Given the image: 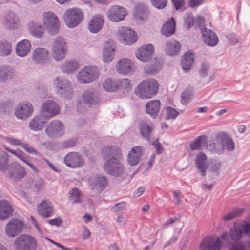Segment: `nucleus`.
Masks as SVG:
<instances>
[{"mask_svg": "<svg viewBox=\"0 0 250 250\" xmlns=\"http://www.w3.org/2000/svg\"><path fill=\"white\" fill-rule=\"evenodd\" d=\"M243 22L247 24H250V9L246 12L244 15H243L242 12H241V15L239 17V21L238 22Z\"/></svg>", "mask_w": 250, "mask_h": 250, "instance_id": "603ef678", "label": "nucleus"}, {"mask_svg": "<svg viewBox=\"0 0 250 250\" xmlns=\"http://www.w3.org/2000/svg\"><path fill=\"white\" fill-rule=\"evenodd\" d=\"M103 61L105 62H109L114 58V48L112 41L110 40L105 43L103 52Z\"/></svg>", "mask_w": 250, "mask_h": 250, "instance_id": "4c0bfd02", "label": "nucleus"}, {"mask_svg": "<svg viewBox=\"0 0 250 250\" xmlns=\"http://www.w3.org/2000/svg\"><path fill=\"white\" fill-rule=\"evenodd\" d=\"M166 120H173L178 115L179 113L172 107H167L166 108Z\"/></svg>", "mask_w": 250, "mask_h": 250, "instance_id": "3c124183", "label": "nucleus"}, {"mask_svg": "<svg viewBox=\"0 0 250 250\" xmlns=\"http://www.w3.org/2000/svg\"><path fill=\"white\" fill-rule=\"evenodd\" d=\"M30 34L37 39L43 37L45 28L42 22L37 20H32L29 22L27 25Z\"/></svg>", "mask_w": 250, "mask_h": 250, "instance_id": "412c9836", "label": "nucleus"}, {"mask_svg": "<svg viewBox=\"0 0 250 250\" xmlns=\"http://www.w3.org/2000/svg\"><path fill=\"white\" fill-rule=\"evenodd\" d=\"M69 200L72 204L79 203L81 202L80 198V192L78 188H75L71 189L69 192Z\"/></svg>", "mask_w": 250, "mask_h": 250, "instance_id": "49530a36", "label": "nucleus"}, {"mask_svg": "<svg viewBox=\"0 0 250 250\" xmlns=\"http://www.w3.org/2000/svg\"><path fill=\"white\" fill-rule=\"evenodd\" d=\"M49 51L45 48L38 47L33 52L32 60L37 64L45 65L50 61Z\"/></svg>", "mask_w": 250, "mask_h": 250, "instance_id": "aec40b11", "label": "nucleus"}, {"mask_svg": "<svg viewBox=\"0 0 250 250\" xmlns=\"http://www.w3.org/2000/svg\"><path fill=\"white\" fill-rule=\"evenodd\" d=\"M117 85V90L124 89L129 90L131 88L130 81L128 79H123L116 81Z\"/></svg>", "mask_w": 250, "mask_h": 250, "instance_id": "8fccbe9b", "label": "nucleus"}, {"mask_svg": "<svg viewBox=\"0 0 250 250\" xmlns=\"http://www.w3.org/2000/svg\"><path fill=\"white\" fill-rule=\"evenodd\" d=\"M79 62L73 60L64 62L62 65V70L64 73L73 74L76 72L79 68Z\"/></svg>", "mask_w": 250, "mask_h": 250, "instance_id": "e433bc0d", "label": "nucleus"}, {"mask_svg": "<svg viewBox=\"0 0 250 250\" xmlns=\"http://www.w3.org/2000/svg\"><path fill=\"white\" fill-rule=\"evenodd\" d=\"M66 166L71 168L80 167L84 165V161L83 156L75 152L68 153L64 158Z\"/></svg>", "mask_w": 250, "mask_h": 250, "instance_id": "a211bd4d", "label": "nucleus"}, {"mask_svg": "<svg viewBox=\"0 0 250 250\" xmlns=\"http://www.w3.org/2000/svg\"><path fill=\"white\" fill-rule=\"evenodd\" d=\"M180 49V43L177 41L173 40L167 42L165 51L168 55L173 56L178 54Z\"/></svg>", "mask_w": 250, "mask_h": 250, "instance_id": "ea45409f", "label": "nucleus"}, {"mask_svg": "<svg viewBox=\"0 0 250 250\" xmlns=\"http://www.w3.org/2000/svg\"><path fill=\"white\" fill-rule=\"evenodd\" d=\"M195 18L191 14H188L186 16L185 22L188 25V28H191L194 25L195 23Z\"/></svg>", "mask_w": 250, "mask_h": 250, "instance_id": "13d9d810", "label": "nucleus"}, {"mask_svg": "<svg viewBox=\"0 0 250 250\" xmlns=\"http://www.w3.org/2000/svg\"><path fill=\"white\" fill-rule=\"evenodd\" d=\"M34 188L37 192L42 190L44 186V182L42 179H39L33 182Z\"/></svg>", "mask_w": 250, "mask_h": 250, "instance_id": "4d7b16f0", "label": "nucleus"}, {"mask_svg": "<svg viewBox=\"0 0 250 250\" xmlns=\"http://www.w3.org/2000/svg\"><path fill=\"white\" fill-rule=\"evenodd\" d=\"M38 210L40 215L43 217H48L52 212V208L46 201H42L38 206Z\"/></svg>", "mask_w": 250, "mask_h": 250, "instance_id": "a19ab883", "label": "nucleus"}, {"mask_svg": "<svg viewBox=\"0 0 250 250\" xmlns=\"http://www.w3.org/2000/svg\"><path fill=\"white\" fill-rule=\"evenodd\" d=\"M26 174L25 168L17 163H11L9 169V177L15 180H20Z\"/></svg>", "mask_w": 250, "mask_h": 250, "instance_id": "b1692460", "label": "nucleus"}, {"mask_svg": "<svg viewBox=\"0 0 250 250\" xmlns=\"http://www.w3.org/2000/svg\"><path fill=\"white\" fill-rule=\"evenodd\" d=\"M153 53V46L148 44L140 47L136 53V56L142 61L147 62L152 57Z\"/></svg>", "mask_w": 250, "mask_h": 250, "instance_id": "a878e982", "label": "nucleus"}, {"mask_svg": "<svg viewBox=\"0 0 250 250\" xmlns=\"http://www.w3.org/2000/svg\"><path fill=\"white\" fill-rule=\"evenodd\" d=\"M209 66L206 63H202L201 64V68L199 70V73L201 77H206L208 72Z\"/></svg>", "mask_w": 250, "mask_h": 250, "instance_id": "5fc2aeb1", "label": "nucleus"}, {"mask_svg": "<svg viewBox=\"0 0 250 250\" xmlns=\"http://www.w3.org/2000/svg\"><path fill=\"white\" fill-rule=\"evenodd\" d=\"M156 80L148 79L141 82L135 89L136 95L142 99L150 98L155 96L159 89Z\"/></svg>", "mask_w": 250, "mask_h": 250, "instance_id": "39448f33", "label": "nucleus"}, {"mask_svg": "<svg viewBox=\"0 0 250 250\" xmlns=\"http://www.w3.org/2000/svg\"><path fill=\"white\" fill-rule=\"evenodd\" d=\"M195 166L198 172L202 176H205L208 170V176L211 179H215L219 176V170L221 167V163L218 162L208 163L207 157L202 152L199 153L195 160Z\"/></svg>", "mask_w": 250, "mask_h": 250, "instance_id": "f03ea898", "label": "nucleus"}, {"mask_svg": "<svg viewBox=\"0 0 250 250\" xmlns=\"http://www.w3.org/2000/svg\"><path fill=\"white\" fill-rule=\"evenodd\" d=\"M54 83L56 86L57 93L62 96L65 97L72 94V85L68 79L57 77L54 80Z\"/></svg>", "mask_w": 250, "mask_h": 250, "instance_id": "ddd939ff", "label": "nucleus"}, {"mask_svg": "<svg viewBox=\"0 0 250 250\" xmlns=\"http://www.w3.org/2000/svg\"><path fill=\"white\" fill-rule=\"evenodd\" d=\"M203 1L204 0H189L188 4L190 7L194 8L200 5Z\"/></svg>", "mask_w": 250, "mask_h": 250, "instance_id": "338daca9", "label": "nucleus"}, {"mask_svg": "<svg viewBox=\"0 0 250 250\" xmlns=\"http://www.w3.org/2000/svg\"><path fill=\"white\" fill-rule=\"evenodd\" d=\"M201 32L204 42L207 45L209 46H214L218 43V37L211 30L205 28Z\"/></svg>", "mask_w": 250, "mask_h": 250, "instance_id": "7c9ffc66", "label": "nucleus"}, {"mask_svg": "<svg viewBox=\"0 0 250 250\" xmlns=\"http://www.w3.org/2000/svg\"><path fill=\"white\" fill-rule=\"evenodd\" d=\"M3 21V24L7 28L14 29L19 26V18L15 13L9 12L4 16Z\"/></svg>", "mask_w": 250, "mask_h": 250, "instance_id": "bb28decb", "label": "nucleus"}, {"mask_svg": "<svg viewBox=\"0 0 250 250\" xmlns=\"http://www.w3.org/2000/svg\"><path fill=\"white\" fill-rule=\"evenodd\" d=\"M77 143V141L75 139H69L63 141L62 143V146L64 148H67L74 146Z\"/></svg>", "mask_w": 250, "mask_h": 250, "instance_id": "bf43d9fd", "label": "nucleus"}, {"mask_svg": "<svg viewBox=\"0 0 250 250\" xmlns=\"http://www.w3.org/2000/svg\"><path fill=\"white\" fill-rule=\"evenodd\" d=\"M161 68V62L159 61L155 62L154 65H151L149 69L146 71L148 73H154L155 72L159 70Z\"/></svg>", "mask_w": 250, "mask_h": 250, "instance_id": "6e6d98bb", "label": "nucleus"}, {"mask_svg": "<svg viewBox=\"0 0 250 250\" xmlns=\"http://www.w3.org/2000/svg\"><path fill=\"white\" fill-rule=\"evenodd\" d=\"M33 112V107L30 103H19L15 108V115L20 119L26 120Z\"/></svg>", "mask_w": 250, "mask_h": 250, "instance_id": "f3484780", "label": "nucleus"}, {"mask_svg": "<svg viewBox=\"0 0 250 250\" xmlns=\"http://www.w3.org/2000/svg\"><path fill=\"white\" fill-rule=\"evenodd\" d=\"M104 22V20L101 15L93 17L88 24L89 30L92 33H98L102 29Z\"/></svg>", "mask_w": 250, "mask_h": 250, "instance_id": "72a5a7b5", "label": "nucleus"}, {"mask_svg": "<svg viewBox=\"0 0 250 250\" xmlns=\"http://www.w3.org/2000/svg\"><path fill=\"white\" fill-rule=\"evenodd\" d=\"M68 50L67 44L65 38L57 36L53 41L52 46V55L56 61L63 60Z\"/></svg>", "mask_w": 250, "mask_h": 250, "instance_id": "0eeeda50", "label": "nucleus"}, {"mask_svg": "<svg viewBox=\"0 0 250 250\" xmlns=\"http://www.w3.org/2000/svg\"><path fill=\"white\" fill-rule=\"evenodd\" d=\"M138 126L140 135L146 140L149 141L154 128L153 124L145 120H141L138 123Z\"/></svg>", "mask_w": 250, "mask_h": 250, "instance_id": "4be33fe9", "label": "nucleus"}, {"mask_svg": "<svg viewBox=\"0 0 250 250\" xmlns=\"http://www.w3.org/2000/svg\"><path fill=\"white\" fill-rule=\"evenodd\" d=\"M23 222L18 219H12L6 224L5 231L9 237H15L22 232Z\"/></svg>", "mask_w": 250, "mask_h": 250, "instance_id": "2eb2a0df", "label": "nucleus"}, {"mask_svg": "<svg viewBox=\"0 0 250 250\" xmlns=\"http://www.w3.org/2000/svg\"><path fill=\"white\" fill-rule=\"evenodd\" d=\"M104 89L108 92H114L117 90V85L116 82H112L111 79H108L104 81L103 84Z\"/></svg>", "mask_w": 250, "mask_h": 250, "instance_id": "de8ad7c7", "label": "nucleus"}, {"mask_svg": "<svg viewBox=\"0 0 250 250\" xmlns=\"http://www.w3.org/2000/svg\"><path fill=\"white\" fill-rule=\"evenodd\" d=\"M153 6L158 9L164 8L167 4V0H151Z\"/></svg>", "mask_w": 250, "mask_h": 250, "instance_id": "864d4df0", "label": "nucleus"}, {"mask_svg": "<svg viewBox=\"0 0 250 250\" xmlns=\"http://www.w3.org/2000/svg\"><path fill=\"white\" fill-rule=\"evenodd\" d=\"M133 13L138 21H145L147 20L149 11L147 6L144 3H139L134 8Z\"/></svg>", "mask_w": 250, "mask_h": 250, "instance_id": "c85d7f7f", "label": "nucleus"}, {"mask_svg": "<svg viewBox=\"0 0 250 250\" xmlns=\"http://www.w3.org/2000/svg\"><path fill=\"white\" fill-rule=\"evenodd\" d=\"M31 49L30 42L24 39L18 42L15 48L16 54L20 57H24L29 53Z\"/></svg>", "mask_w": 250, "mask_h": 250, "instance_id": "2f4dec72", "label": "nucleus"}, {"mask_svg": "<svg viewBox=\"0 0 250 250\" xmlns=\"http://www.w3.org/2000/svg\"><path fill=\"white\" fill-rule=\"evenodd\" d=\"M224 240L230 243V240L234 239V230L230 229L229 233H224L220 237H208L205 238L200 244L201 250H220L222 246L221 240Z\"/></svg>", "mask_w": 250, "mask_h": 250, "instance_id": "7ed1b4c3", "label": "nucleus"}, {"mask_svg": "<svg viewBox=\"0 0 250 250\" xmlns=\"http://www.w3.org/2000/svg\"><path fill=\"white\" fill-rule=\"evenodd\" d=\"M60 111V106L55 101L48 100L44 102L41 108V112L43 117L47 120L58 114Z\"/></svg>", "mask_w": 250, "mask_h": 250, "instance_id": "f8f14e48", "label": "nucleus"}, {"mask_svg": "<svg viewBox=\"0 0 250 250\" xmlns=\"http://www.w3.org/2000/svg\"><path fill=\"white\" fill-rule=\"evenodd\" d=\"M42 22L50 35L58 34L60 22L57 16L51 11L44 12L42 15Z\"/></svg>", "mask_w": 250, "mask_h": 250, "instance_id": "6e6552de", "label": "nucleus"}, {"mask_svg": "<svg viewBox=\"0 0 250 250\" xmlns=\"http://www.w3.org/2000/svg\"><path fill=\"white\" fill-rule=\"evenodd\" d=\"M13 208L6 200L0 201V220H5L10 217L13 213Z\"/></svg>", "mask_w": 250, "mask_h": 250, "instance_id": "f704fd0d", "label": "nucleus"}, {"mask_svg": "<svg viewBox=\"0 0 250 250\" xmlns=\"http://www.w3.org/2000/svg\"><path fill=\"white\" fill-rule=\"evenodd\" d=\"M194 62V55L190 51L186 52L181 60V65L185 72H188L191 68Z\"/></svg>", "mask_w": 250, "mask_h": 250, "instance_id": "c9c22d12", "label": "nucleus"}, {"mask_svg": "<svg viewBox=\"0 0 250 250\" xmlns=\"http://www.w3.org/2000/svg\"><path fill=\"white\" fill-rule=\"evenodd\" d=\"M152 145L154 146L158 154H161L164 151V148L162 146L161 144L158 142V139L152 142Z\"/></svg>", "mask_w": 250, "mask_h": 250, "instance_id": "69168bd1", "label": "nucleus"}, {"mask_svg": "<svg viewBox=\"0 0 250 250\" xmlns=\"http://www.w3.org/2000/svg\"><path fill=\"white\" fill-rule=\"evenodd\" d=\"M126 15V12L125 8L119 5L110 7L107 12L108 18L113 22H119L123 21Z\"/></svg>", "mask_w": 250, "mask_h": 250, "instance_id": "6ab92c4d", "label": "nucleus"}, {"mask_svg": "<svg viewBox=\"0 0 250 250\" xmlns=\"http://www.w3.org/2000/svg\"><path fill=\"white\" fill-rule=\"evenodd\" d=\"M241 228L245 234L250 237V216L249 218V223L245 222L242 226Z\"/></svg>", "mask_w": 250, "mask_h": 250, "instance_id": "e2e57ef3", "label": "nucleus"}, {"mask_svg": "<svg viewBox=\"0 0 250 250\" xmlns=\"http://www.w3.org/2000/svg\"><path fill=\"white\" fill-rule=\"evenodd\" d=\"M175 22L173 17H171L170 20L164 24L162 28L163 35L169 37L173 34L175 32Z\"/></svg>", "mask_w": 250, "mask_h": 250, "instance_id": "79ce46f5", "label": "nucleus"}, {"mask_svg": "<svg viewBox=\"0 0 250 250\" xmlns=\"http://www.w3.org/2000/svg\"><path fill=\"white\" fill-rule=\"evenodd\" d=\"M125 208V203L124 202H120L113 206L111 208V210L114 212H116L123 210Z\"/></svg>", "mask_w": 250, "mask_h": 250, "instance_id": "052dcab7", "label": "nucleus"}, {"mask_svg": "<svg viewBox=\"0 0 250 250\" xmlns=\"http://www.w3.org/2000/svg\"><path fill=\"white\" fill-rule=\"evenodd\" d=\"M206 139L205 136H200L196 139L191 141L189 145V147L192 151L199 150L201 148V143Z\"/></svg>", "mask_w": 250, "mask_h": 250, "instance_id": "a18cd8bd", "label": "nucleus"}, {"mask_svg": "<svg viewBox=\"0 0 250 250\" xmlns=\"http://www.w3.org/2000/svg\"><path fill=\"white\" fill-rule=\"evenodd\" d=\"M160 106L161 102L159 100L151 101L146 104V113L154 119L158 115Z\"/></svg>", "mask_w": 250, "mask_h": 250, "instance_id": "473e14b6", "label": "nucleus"}, {"mask_svg": "<svg viewBox=\"0 0 250 250\" xmlns=\"http://www.w3.org/2000/svg\"><path fill=\"white\" fill-rule=\"evenodd\" d=\"M12 51V43L6 40L0 41V55L7 56L9 55Z\"/></svg>", "mask_w": 250, "mask_h": 250, "instance_id": "37998d69", "label": "nucleus"}, {"mask_svg": "<svg viewBox=\"0 0 250 250\" xmlns=\"http://www.w3.org/2000/svg\"><path fill=\"white\" fill-rule=\"evenodd\" d=\"M101 153L105 161L103 165L104 171L114 177H122L125 173V167L121 149L116 146H106L102 149Z\"/></svg>", "mask_w": 250, "mask_h": 250, "instance_id": "f257e3e1", "label": "nucleus"}, {"mask_svg": "<svg viewBox=\"0 0 250 250\" xmlns=\"http://www.w3.org/2000/svg\"><path fill=\"white\" fill-rule=\"evenodd\" d=\"M100 71L98 67L88 66L83 67L77 74V80L82 84L88 83L95 80Z\"/></svg>", "mask_w": 250, "mask_h": 250, "instance_id": "9d476101", "label": "nucleus"}, {"mask_svg": "<svg viewBox=\"0 0 250 250\" xmlns=\"http://www.w3.org/2000/svg\"><path fill=\"white\" fill-rule=\"evenodd\" d=\"M21 147L29 153L35 155L37 153L36 150L28 144L22 143L21 144Z\"/></svg>", "mask_w": 250, "mask_h": 250, "instance_id": "680f3d73", "label": "nucleus"}, {"mask_svg": "<svg viewBox=\"0 0 250 250\" xmlns=\"http://www.w3.org/2000/svg\"><path fill=\"white\" fill-rule=\"evenodd\" d=\"M194 92L192 88H187L182 94L181 103L182 104L185 105L190 100Z\"/></svg>", "mask_w": 250, "mask_h": 250, "instance_id": "c03bdc74", "label": "nucleus"}, {"mask_svg": "<svg viewBox=\"0 0 250 250\" xmlns=\"http://www.w3.org/2000/svg\"><path fill=\"white\" fill-rule=\"evenodd\" d=\"M46 135L50 138H56L64 134V126L59 120H54L49 123L45 129Z\"/></svg>", "mask_w": 250, "mask_h": 250, "instance_id": "4468645a", "label": "nucleus"}, {"mask_svg": "<svg viewBox=\"0 0 250 250\" xmlns=\"http://www.w3.org/2000/svg\"><path fill=\"white\" fill-rule=\"evenodd\" d=\"M176 10L181 9L185 5V0H171Z\"/></svg>", "mask_w": 250, "mask_h": 250, "instance_id": "0e129e2a", "label": "nucleus"}, {"mask_svg": "<svg viewBox=\"0 0 250 250\" xmlns=\"http://www.w3.org/2000/svg\"><path fill=\"white\" fill-rule=\"evenodd\" d=\"M16 75V70L11 66H0V82H5L14 79Z\"/></svg>", "mask_w": 250, "mask_h": 250, "instance_id": "c756f323", "label": "nucleus"}, {"mask_svg": "<svg viewBox=\"0 0 250 250\" xmlns=\"http://www.w3.org/2000/svg\"><path fill=\"white\" fill-rule=\"evenodd\" d=\"M118 38L121 43L130 45L137 40L135 32L127 27H120L118 31Z\"/></svg>", "mask_w": 250, "mask_h": 250, "instance_id": "dca6fc26", "label": "nucleus"}, {"mask_svg": "<svg viewBox=\"0 0 250 250\" xmlns=\"http://www.w3.org/2000/svg\"><path fill=\"white\" fill-rule=\"evenodd\" d=\"M14 248L16 250H36L37 242L29 235H22L15 240Z\"/></svg>", "mask_w": 250, "mask_h": 250, "instance_id": "9b49d317", "label": "nucleus"}, {"mask_svg": "<svg viewBox=\"0 0 250 250\" xmlns=\"http://www.w3.org/2000/svg\"><path fill=\"white\" fill-rule=\"evenodd\" d=\"M83 18V11L78 8H73L65 11L63 20L66 25L72 28L78 25Z\"/></svg>", "mask_w": 250, "mask_h": 250, "instance_id": "1a4fd4ad", "label": "nucleus"}, {"mask_svg": "<svg viewBox=\"0 0 250 250\" xmlns=\"http://www.w3.org/2000/svg\"><path fill=\"white\" fill-rule=\"evenodd\" d=\"M132 62L127 58L120 60L116 64L117 72L121 74L127 75L130 74L132 71Z\"/></svg>", "mask_w": 250, "mask_h": 250, "instance_id": "cd10ccee", "label": "nucleus"}, {"mask_svg": "<svg viewBox=\"0 0 250 250\" xmlns=\"http://www.w3.org/2000/svg\"><path fill=\"white\" fill-rule=\"evenodd\" d=\"M8 155L4 151L0 153V170L5 171L8 167Z\"/></svg>", "mask_w": 250, "mask_h": 250, "instance_id": "09e8293b", "label": "nucleus"}, {"mask_svg": "<svg viewBox=\"0 0 250 250\" xmlns=\"http://www.w3.org/2000/svg\"><path fill=\"white\" fill-rule=\"evenodd\" d=\"M48 222L51 225L60 226L62 224V221L59 218H56L49 220Z\"/></svg>", "mask_w": 250, "mask_h": 250, "instance_id": "774afa93", "label": "nucleus"}, {"mask_svg": "<svg viewBox=\"0 0 250 250\" xmlns=\"http://www.w3.org/2000/svg\"><path fill=\"white\" fill-rule=\"evenodd\" d=\"M108 181L104 176L96 175L91 180V189L96 193H99L107 186Z\"/></svg>", "mask_w": 250, "mask_h": 250, "instance_id": "393cba45", "label": "nucleus"}, {"mask_svg": "<svg viewBox=\"0 0 250 250\" xmlns=\"http://www.w3.org/2000/svg\"><path fill=\"white\" fill-rule=\"evenodd\" d=\"M43 117L42 115H39L33 118L29 124V128L35 131L41 130L46 122Z\"/></svg>", "mask_w": 250, "mask_h": 250, "instance_id": "58836bf2", "label": "nucleus"}, {"mask_svg": "<svg viewBox=\"0 0 250 250\" xmlns=\"http://www.w3.org/2000/svg\"><path fill=\"white\" fill-rule=\"evenodd\" d=\"M100 101L98 94L93 89H89L84 92L83 95V103L80 102L77 105L78 111L84 113L88 108L91 107Z\"/></svg>", "mask_w": 250, "mask_h": 250, "instance_id": "423d86ee", "label": "nucleus"}, {"mask_svg": "<svg viewBox=\"0 0 250 250\" xmlns=\"http://www.w3.org/2000/svg\"><path fill=\"white\" fill-rule=\"evenodd\" d=\"M144 152L142 146H137L131 148L127 155V163L130 166L137 165Z\"/></svg>", "mask_w": 250, "mask_h": 250, "instance_id": "5701e85b", "label": "nucleus"}, {"mask_svg": "<svg viewBox=\"0 0 250 250\" xmlns=\"http://www.w3.org/2000/svg\"><path fill=\"white\" fill-rule=\"evenodd\" d=\"M234 147L232 139L225 134L219 135L216 139L207 146V149L213 154H222L224 149L232 151Z\"/></svg>", "mask_w": 250, "mask_h": 250, "instance_id": "20e7f679", "label": "nucleus"}]
</instances>
